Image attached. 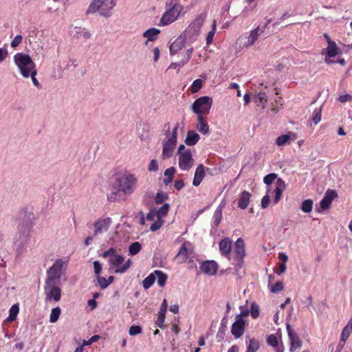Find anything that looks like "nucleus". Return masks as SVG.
<instances>
[{"label": "nucleus", "instance_id": "1", "mask_svg": "<svg viewBox=\"0 0 352 352\" xmlns=\"http://www.w3.org/2000/svg\"><path fill=\"white\" fill-rule=\"evenodd\" d=\"M138 186V179L132 174L125 173L117 177L111 185V192L107 195L109 201L121 199V194L131 195Z\"/></svg>", "mask_w": 352, "mask_h": 352}, {"label": "nucleus", "instance_id": "2", "mask_svg": "<svg viewBox=\"0 0 352 352\" xmlns=\"http://www.w3.org/2000/svg\"><path fill=\"white\" fill-rule=\"evenodd\" d=\"M33 223L30 219H23L18 226V234L16 241V251L18 254H21L25 246L30 239V232Z\"/></svg>", "mask_w": 352, "mask_h": 352}, {"label": "nucleus", "instance_id": "3", "mask_svg": "<svg viewBox=\"0 0 352 352\" xmlns=\"http://www.w3.org/2000/svg\"><path fill=\"white\" fill-rule=\"evenodd\" d=\"M13 59L21 75L25 78H29L31 72L36 69L35 63L28 54L19 52L14 56Z\"/></svg>", "mask_w": 352, "mask_h": 352}, {"label": "nucleus", "instance_id": "4", "mask_svg": "<svg viewBox=\"0 0 352 352\" xmlns=\"http://www.w3.org/2000/svg\"><path fill=\"white\" fill-rule=\"evenodd\" d=\"M204 21L205 16L204 14H199L181 34L187 43L191 44L197 39L201 27Z\"/></svg>", "mask_w": 352, "mask_h": 352}, {"label": "nucleus", "instance_id": "5", "mask_svg": "<svg viewBox=\"0 0 352 352\" xmlns=\"http://www.w3.org/2000/svg\"><path fill=\"white\" fill-rule=\"evenodd\" d=\"M177 155L179 168L184 171L189 170L194 165V159L190 150L186 148L184 144H180L178 148Z\"/></svg>", "mask_w": 352, "mask_h": 352}, {"label": "nucleus", "instance_id": "6", "mask_svg": "<svg viewBox=\"0 0 352 352\" xmlns=\"http://www.w3.org/2000/svg\"><path fill=\"white\" fill-rule=\"evenodd\" d=\"M178 126V124H177L173 129L171 135L163 140V149L162 153L163 160L170 158L173 155L177 142Z\"/></svg>", "mask_w": 352, "mask_h": 352}, {"label": "nucleus", "instance_id": "7", "mask_svg": "<svg viewBox=\"0 0 352 352\" xmlns=\"http://www.w3.org/2000/svg\"><path fill=\"white\" fill-rule=\"evenodd\" d=\"M166 11L163 14L160 24L168 25L175 21L181 14L184 6L182 4H175L173 6H166Z\"/></svg>", "mask_w": 352, "mask_h": 352}, {"label": "nucleus", "instance_id": "8", "mask_svg": "<svg viewBox=\"0 0 352 352\" xmlns=\"http://www.w3.org/2000/svg\"><path fill=\"white\" fill-rule=\"evenodd\" d=\"M212 104V100L209 96H202L195 100L191 109L198 116H204L209 113Z\"/></svg>", "mask_w": 352, "mask_h": 352}, {"label": "nucleus", "instance_id": "9", "mask_svg": "<svg viewBox=\"0 0 352 352\" xmlns=\"http://www.w3.org/2000/svg\"><path fill=\"white\" fill-rule=\"evenodd\" d=\"M63 261L62 259H57L52 267L47 271V278L45 284H56L60 283Z\"/></svg>", "mask_w": 352, "mask_h": 352}, {"label": "nucleus", "instance_id": "10", "mask_svg": "<svg viewBox=\"0 0 352 352\" xmlns=\"http://www.w3.org/2000/svg\"><path fill=\"white\" fill-rule=\"evenodd\" d=\"M234 258L233 265L238 269H241L243 265V258L245 256V243L242 238H239L234 246Z\"/></svg>", "mask_w": 352, "mask_h": 352}, {"label": "nucleus", "instance_id": "11", "mask_svg": "<svg viewBox=\"0 0 352 352\" xmlns=\"http://www.w3.org/2000/svg\"><path fill=\"white\" fill-rule=\"evenodd\" d=\"M109 264L116 268L115 273L124 274L130 268L132 262L131 259H128L124 262V257L117 254L109 258Z\"/></svg>", "mask_w": 352, "mask_h": 352}, {"label": "nucleus", "instance_id": "12", "mask_svg": "<svg viewBox=\"0 0 352 352\" xmlns=\"http://www.w3.org/2000/svg\"><path fill=\"white\" fill-rule=\"evenodd\" d=\"M56 284H45L44 293L46 301L58 302L61 298V289Z\"/></svg>", "mask_w": 352, "mask_h": 352}, {"label": "nucleus", "instance_id": "13", "mask_svg": "<svg viewBox=\"0 0 352 352\" xmlns=\"http://www.w3.org/2000/svg\"><path fill=\"white\" fill-rule=\"evenodd\" d=\"M260 35L261 27L258 26L252 30L248 36H244V35L241 36L238 38L237 43H241L243 39H245L246 41L243 43V47L248 48L255 43Z\"/></svg>", "mask_w": 352, "mask_h": 352}, {"label": "nucleus", "instance_id": "14", "mask_svg": "<svg viewBox=\"0 0 352 352\" xmlns=\"http://www.w3.org/2000/svg\"><path fill=\"white\" fill-rule=\"evenodd\" d=\"M232 325L231 333L236 338H239L243 334L245 331V321L243 318H236Z\"/></svg>", "mask_w": 352, "mask_h": 352}, {"label": "nucleus", "instance_id": "15", "mask_svg": "<svg viewBox=\"0 0 352 352\" xmlns=\"http://www.w3.org/2000/svg\"><path fill=\"white\" fill-rule=\"evenodd\" d=\"M338 196L336 192L333 190L328 189L322 199L320 202L322 210H325L330 208L333 200Z\"/></svg>", "mask_w": 352, "mask_h": 352}, {"label": "nucleus", "instance_id": "16", "mask_svg": "<svg viewBox=\"0 0 352 352\" xmlns=\"http://www.w3.org/2000/svg\"><path fill=\"white\" fill-rule=\"evenodd\" d=\"M232 241L228 237L223 238L219 243V248L221 254L229 259L232 251Z\"/></svg>", "mask_w": 352, "mask_h": 352}, {"label": "nucleus", "instance_id": "17", "mask_svg": "<svg viewBox=\"0 0 352 352\" xmlns=\"http://www.w3.org/2000/svg\"><path fill=\"white\" fill-rule=\"evenodd\" d=\"M111 223L110 218L99 219L94 223V236L107 231Z\"/></svg>", "mask_w": 352, "mask_h": 352}, {"label": "nucleus", "instance_id": "18", "mask_svg": "<svg viewBox=\"0 0 352 352\" xmlns=\"http://www.w3.org/2000/svg\"><path fill=\"white\" fill-rule=\"evenodd\" d=\"M193 50H194L193 47H190L186 51L181 52L179 54L182 55L184 54V58L179 62L172 63L169 65L168 68L176 69L177 67L181 68L183 66H184L186 63H188V61L191 58V56L193 52Z\"/></svg>", "mask_w": 352, "mask_h": 352}, {"label": "nucleus", "instance_id": "19", "mask_svg": "<svg viewBox=\"0 0 352 352\" xmlns=\"http://www.w3.org/2000/svg\"><path fill=\"white\" fill-rule=\"evenodd\" d=\"M200 269L208 275H214L217 271L218 264L214 261H205L202 262Z\"/></svg>", "mask_w": 352, "mask_h": 352}, {"label": "nucleus", "instance_id": "20", "mask_svg": "<svg viewBox=\"0 0 352 352\" xmlns=\"http://www.w3.org/2000/svg\"><path fill=\"white\" fill-rule=\"evenodd\" d=\"M185 41L183 36H178L169 47L170 55L173 56L180 52L184 47Z\"/></svg>", "mask_w": 352, "mask_h": 352}, {"label": "nucleus", "instance_id": "21", "mask_svg": "<svg viewBox=\"0 0 352 352\" xmlns=\"http://www.w3.org/2000/svg\"><path fill=\"white\" fill-rule=\"evenodd\" d=\"M70 35L75 38H80L82 36L85 39H88L91 37V33L85 28L74 26L70 29Z\"/></svg>", "mask_w": 352, "mask_h": 352}, {"label": "nucleus", "instance_id": "22", "mask_svg": "<svg viewBox=\"0 0 352 352\" xmlns=\"http://www.w3.org/2000/svg\"><path fill=\"white\" fill-rule=\"evenodd\" d=\"M191 244L189 243V242H184L177 254L176 255L175 259L177 260V263H184L186 261L188 257V249H187V246L188 245H190Z\"/></svg>", "mask_w": 352, "mask_h": 352}, {"label": "nucleus", "instance_id": "23", "mask_svg": "<svg viewBox=\"0 0 352 352\" xmlns=\"http://www.w3.org/2000/svg\"><path fill=\"white\" fill-rule=\"evenodd\" d=\"M116 0H107L104 2L100 10V15L106 18L111 16V10L116 6Z\"/></svg>", "mask_w": 352, "mask_h": 352}, {"label": "nucleus", "instance_id": "24", "mask_svg": "<svg viewBox=\"0 0 352 352\" xmlns=\"http://www.w3.org/2000/svg\"><path fill=\"white\" fill-rule=\"evenodd\" d=\"M206 175L204 166L203 164H199L197 167L192 181V184L195 186H198Z\"/></svg>", "mask_w": 352, "mask_h": 352}, {"label": "nucleus", "instance_id": "25", "mask_svg": "<svg viewBox=\"0 0 352 352\" xmlns=\"http://www.w3.org/2000/svg\"><path fill=\"white\" fill-rule=\"evenodd\" d=\"M107 0H93L85 12L86 15L96 13L101 10L102 6Z\"/></svg>", "mask_w": 352, "mask_h": 352}, {"label": "nucleus", "instance_id": "26", "mask_svg": "<svg viewBox=\"0 0 352 352\" xmlns=\"http://www.w3.org/2000/svg\"><path fill=\"white\" fill-rule=\"evenodd\" d=\"M196 129L203 135H207L209 133V125L203 116H197V124L196 125Z\"/></svg>", "mask_w": 352, "mask_h": 352}, {"label": "nucleus", "instance_id": "27", "mask_svg": "<svg viewBox=\"0 0 352 352\" xmlns=\"http://www.w3.org/2000/svg\"><path fill=\"white\" fill-rule=\"evenodd\" d=\"M251 197L252 195L249 192L246 190L243 191L239 198L238 207L243 210L247 208Z\"/></svg>", "mask_w": 352, "mask_h": 352}, {"label": "nucleus", "instance_id": "28", "mask_svg": "<svg viewBox=\"0 0 352 352\" xmlns=\"http://www.w3.org/2000/svg\"><path fill=\"white\" fill-rule=\"evenodd\" d=\"M285 182L281 178H278L276 179V187L274 190L275 197H274V203L277 204L280 201L282 193L285 189Z\"/></svg>", "mask_w": 352, "mask_h": 352}, {"label": "nucleus", "instance_id": "29", "mask_svg": "<svg viewBox=\"0 0 352 352\" xmlns=\"http://www.w3.org/2000/svg\"><path fill=\"white\" fill-rule=\"evenodd\" d=\"M200 139L199 135L195 131H188L187 132L185 143L188 146H194Z\"/></svg>", "mask_w": 352, "mask_h": 352}, {"label": "nucleus", "instance_id": "30", "mask_svg": "<svg viewBox=\"0 0 352 352\" xmlns=\"http://www.w3.org/2000/svg\"><path fill=\"white\" fill-rule=\"evenodd\" d=\"M351 332H352V316H351V318H350L349 321L348 322L347 324L342 329V331L341 333V336H340V342H344V344H345V342L349 338Z\"/></svg>", "mask_w": 352, "mask_h": 352}, {"label": "nucleus", "instance_id": "31", "mask_svg": "<svg viewBox=\"0 0 352 352\" xmlns=\"http://www.w3.org/2000/svg\"><path fill=\"white\" fill-rule=\"evenodd\" d=\"M160 31L156 28H150L145 31L143 33V36L144 38H147V41H146V44L148 43V41H155L157 38V36L160 34Z\"/></svg>", "mask_w": 352, "mask_h": 352}, {"label": "nucleus", "instance_id": "32", "mask_svg": "<svg viewBox=\"0 0 352 352\" xmlns=\"http://www.w3.org/2000/svg\"><path fill=\"white\" fill-rule=\"evenodd\" d=\"M154 275L155 276L158 285L163 287L166 283L168 278L167 275L160 270H155Z\"/></svg>", "mask_w": 352, "mask_h": 352}, {"label": "nucleus", "instance_id": "33", "mask_svg": "<svg viewBox=\"0 0 352 352\" xmlns=\"http://www.w3.org/2000/svg\"><path fill=\"white\" fill-rule=\"evenodd\" d=\"M19 312V306L18 304L13 305L9 310V316L7 318V322H12L16 320V316Z\"/></svg>", "mask_w": 352, "mask_h": 352}, {"label": "nucleus", "instance_id": "34", "mask_svg": "<svg viewBox=\"0 0 352 352\" xmlns=\"http://www.w3.org/2000/svg\"><path fill=\"white\" fill-rule=\"evenodd\" d=\"M338 54V47L335 42L329 41L327 48V56L329 58L334 57Z\"/></svg>", "mask_w": 352, "mask_h": 352}, {"label": "nucleus", "instance_id": "35", "mask_svg": "<svg viewBox=\"0 0 352 352\" xmlns=\"http://www.w3.org/2000/svg\"><path fill=\"white\" fill-rule=\"evenodd\" d=\"M175 173V168L174 167H170L165 170L164 175L167 177L164 179V184L165 185H168L172 182Z\"/></svg>", "mask_w": 352, "mask_h": 352}, {"label": "nucleus", "instance_id": "36", "mask_svg": "<svg viewBox=\"0 0 352 352\" xmlns=\"http://www.w3.org/2000/svg\"><path fill=\"white\" fill-rule=\"evenodd\" d=\"M267 96L265 93L259 92L255 96V102L258 106H261L263 108L267 102Z\"/></svg>", "mask_w": 352, "mask_h": 352}, {"label": "nucleus", "instance_id": "37", "mask_svg": "<svg viewBox=\"0 0 352 352\" xmlns=\"http://www.w3.org/2000/svg\"><path fill=\"white\" fill-rule=\"evenodd\" d=\"M156 278L154 275V272L150 274L147 277H146L142 281V286L144 289H147L151 287L154 283Z\"/></svg>", "mask_w": 352, "mask_h": 352}, {"label": "nucleus", "instance_id": "38", "mask_svg": "<svg viewBox=\"0 0 352 352\" xmlns=\"http://www.w3.org/2000/svg\"><path fill=\"white\" fill-rule=\"evenodd\" d=\"M260 347L259 342L254 339H250L249 344L247 346L246 352H256Z\"/></svg>", "mask_w": 352, "mask_h": 352}, {"label": "nucleus", "instance_id": "39", "mask_svg": "<svg viewBox=\"0 0 352 352\" xmlns=\"http://www.w3.org/2000/svg\"><path fill=\"white\" fill-rule=\"evenodd\" d=\"M61 313V309L59 307H56L53 308L51 311V314L50 316V322L51 323H55L59 318V316Z\"/></svg>", "mask_w": 352, "mask_h": 352}, {"label": "nucleus", "instance_id": "40", "mask_svg": "<svg viewBox=\"0 0 352 352\" xmlns=\"http://www.w3.org/2000/svg\"><path fill=\"white\" fill-rule=\"evenodd\" d=\"M142 250V245L136 241L132 243L129 247V254L131 256L136 255Z\"/></svg>", "mask_w": 352, "mask_h": 352}, {"label": "nucleus", "instance_id": "41", "mask_svg": "<svg viewBox=\"0 0 352 352\" xmlns=\"http://www.w3.org/2000/svg\"><path fill=\"white\" fill-rule=\"evenodd\" d=\"M169 210V204H164L162 206H161L155 212V215L157 216L158 219H160L162 217H165Z\"/></svg>", "mask_w": 352, "mask_h": 352}, {"label": "nucleus", "instance_id": "42", "mask_svg": "<svg viewBox=\"0 0 352 352\" xmlns=\"http://www.w3.org/2000/svg\"><path fill=\"white\" fill-rule=\"evenodd\" d=\"M313 208V201L311 199H306L302 201L301 210L305 213H309Z\"/></svg>", "mask_w": 352, "mask_h": 352}, {"label": "nucleus", "instance_id": "43", "mask_svg": "<svg viewBox=\"0 0 352 352\" xmlns=\"http://www.w3.org/2000/svg\"><path fill=\"white\" fill-rule=\"evenodd\" d=\"M202 83L203 80L200 78L194 80L190 87L191 92L193 94L198 92L202 87Z\"/></svg>", "mask_w": 352, "mask_h": 352}, {"label": "nucleus", "instance_id": "44", "mask_svg": "<svg viewBox=\"0 0 352 352\" xmlns=\"http://www.w3.org/2000/svg\"><path fill=\"white\" fill-rule=\"evenodd\" d=\"M222 216V210L221 208L218 207L213 214L214 224L217 227L219 224L221 220Z\"/></svg>", "mask_w": 352, "mask_h": 352}, {"label": "nucleus", "instance_id": "45", "mask_svg": "<svg viewBox=\"0 0 352 352\" xmlns=\"http://www.w3.org/2000/svg\"><path fill=\"white\" fill-rule=\"evenodd\" d=\"M277 177H278L277 174H276L274 173H270L264 177L263 182L266 185L269 186V185L272 184L275 181V179H277Z\"/></svg>", "mask_w": 352, "mask_h": 352}, {"label": "nucleus", "instance_id": "46", "mask_svg": "<svg viewBox=\"0 0 352 352\" xmlns=\"http://www.w3.org/2000/svg\"><path fill=\"white\" fill-rule=\"evenodd\" d=\"M250 313L254 319H256L259 316V307L256 302H252L251 304V310Z\"/></svg>", "mask_w": 352, "mask_h": 352}, {"label": "nucleus", "instance_id": "47", "mask_svg": "<svg viewBox=\"0 0 352 352\" xmlns=\"http://www.w3.org/2000/svg\"><path fill=\"white\" fill-rule=\"evenodd\" d=\"M321 110L322 108L320 107L318 109H316L313 112L312 121L315 124L319 123L321 120Z\"/></svg>", "mask_w": 352, "mask_h": 352}, {"label": "nucleus", "instance_id": "48", "mask_svg": "<svg viewBox=\"0 0 352 352\" xmlns=\"http://www.w3.org/2000/svg\"><path fill=\"white\" fill-rule=\"evenodd\" d=\"M165 318H166V314L159 311L157 320V321L155 322V324L159 328H160V329H163L164 328V323Z\"/></svg>", "mask_w": 352, "mask_h": 352}, {"label": "nucleus", "instance_id": "49", "mask_svg": "<svg viewBox=\"0 0 352 352\" xmlns=\"http://www.w3.org/2000/svg\"><path fill=\"white\" fill-rule=\"evenodd\" d=\"M215 30H216V21H214L213 24H212V29L211 31H210L208 32L207 37H206V43L208 45H209L212 43L214 36V34H215Z\"/></svg>", "mask_w": 352, "mask_h": 352}, {"label": "nucleus", "instance_id": "50", "mask_svg": "<svg viewBox=\"0 0 352 352\" xmlns=\"http://www.w3.org/2000/svg\"><path fill=\"white\" fill-rule=\"evenodd\" d=\"M290 139L289 135H282L277 138L276 142L278 146H283L287 144Z\"/></svg>", "mask_w": 352, "mask_h": 352}, {"label": "nucleus", "instance_id": "51", "mask_svg": "<svg viewBox=\"0 0 352 352\" xmlns=\"http://www.w3.org/2000/svg\"><path fill=\"white\" fill-rule=\"evenodd\" d=\"M142 328L138 325H133L129 328V333L130 336H134L141 333Z\"/></svg>", "mask_w": 352, "mask_h": 352}, {"label": "nucleus", "instance_id": "52", "mask_svg": "<svg viewBox=\"0 0 352 352\" xmlns=\"http://www.w3.org/2000/svg\"><path fill=\"white\" fill-rule=\"evenodd\" d=\"M267 343L268 345L273 347H276L278 344L276 337L273 334H271L267 337Z\"/></svg>", "mask_w": 352, "mask_h": 352}, {"label": "nucleus", "instance_id": "53", "mask_svg": "<svg viewBox=\"0 0 352 352\" xmlns=\"http://www.w3.org/2000/svg\"><path fill=\"white\" fill-rule=\"evenodd\" d=\"M283 289V285L280 281H278L276 284L270 288V292L276 294Z\"/></svg>", "mask_w": 352, "mask_h": 352}, {"label": "nucleus", "instance_id": "54", "mask_svg": "<svg viewBox=\"0 0 352 352\" xmlns=\"http://www.w3.org/2000/svg\"><path fill=\"white\" fill-rule=\"evenodd\" d=\"M36 75H37V71L36 69H34V70H32L31 72V75H30V76L31 77L33 85L35 87H36L37 88H39L41 85H40L38 80L36 78Z\"/></svg>", "mask_w": 352, "mask_h": 352}, {"label": "nucleus", "instance_id": "55", "mask_svg": "<svg viewBox=\"0 0 352 352\" xmlns=\"http://www.w3.org/2000/svg\"><path fill=\"white\" fill-rule=\"evenodd\" d=\"M23 37L21 35H16L11 41L10 45L13 48H16L22 42Z\"/></svg>", "mask_w": 352, "mask_h": 352}, {"label": "nucleus", "instance_id": "56", "mask_svg": "<svg viewBox=\"0 0 352 352\" xmlns=\"http://www.w3.org/2000/svg\"><path fill=\"white\" fill-rule=\"evenodd\" d=\"M168 196L166 194L158 192L155 197V202L157 204H162L165 200H166Z\"/></svg>", "mask_w": 352, "mask_h": 352}, {"label": "nucleus", "instance_id": "57", "mask_svg": "<svg viewBox=\"0 0 352 352\" xmlns=\"http://www.w3.org/2000/svg\"><path fill=\"white\" fill-rule=\"evenodd\" d=\"M148 170L151 172H156L158 170V164L156 160H152L148 166Z\"/></svg>", "mask_w": 352, "mask_h": 352}, {"label": "nucleus", "instance_id": "58", "mask_svg": "<svg viewBox=\"0 0 352 352\" xmlns=\"http://www.w3.org/2000/svg\"><path fill=\"white\" fill-rule=\"evenodd\" d=\"M270 196L268 195H265L261 199V208L263 209L267 208L270 205Z\"/></svg>", "mask_w": 352, "mask_h": 352}, {"label": "nucleus", "instance_id": "59", "mask_svg": "<svg viewBox=\"0 0 352 352\" xmlns=\"http://www.w3.org/2000/svg\"><path fill=\"white\" fill-rule=\"evenodd\" d=\"M98 283L101 289H105L109 285V283H107V280L102 276L98 277Z\"/></svg>", "mask_w": 352, "mask_h": 352}, {"label": "nucleus", "instance_id": "60", "mask_svg": "<svg viewBox=\"0 0 352 352\" xmlns=\"http://www.w3.org/2000/svg\"><path fill=\"white\" fill-rule=\"evenodd\" d=\"M116 250L113 248H109L108 250L105 251L102 254V256L104 258L109 257L110 258L113 257V255H116Z\"/></svg>", "mask_w": 352, "mask_h": 352}, {"label": "nucleus", "instance_id": "61", "mask_svg": "<svg viewBox=\"0 0 352 352\" xmlns=\"http://www.w3.org/2000/svg\"><path fill=\"white\" fill-rule=\"evenodd\" d=\"M162 224H163V221H161V220H158L155 222H154L150 227V230L152 231V232H155L157 230H159L162 226Z\"/></svg>", "mask_w": 352, "mask_h": 352}, {"label": "nucleus", "instance_id": "62", "mask_svg": "<svg viewBox=\"0 0 352 352\" xmlns=\"http://www.w3.org/2000/svg\"><path fill=\"white\" fill-rule=\"evenodd\" d=\"M338 100L342 103H344V102H346L348 101H351L352 96H351L349 94L340 95L338 98Z\"/></svg>", "mask_w": 352, "mask_h": 352}, {"label": "nucleus", "instance_id": "63", "mask_svg": "<svg viewBox=\"0 0 352 352\" xmlns=\"http://www.w3.org/2000/svg\"><path fill=\"white\" fill-rule=\"evenodd\" d=\"M94 268L96 274L98 275L100 274L102 271V265L99 261H96L94 262Z\"/></svg>", "mask_w": 352, "mask_h": 352}, {"label": "nucleus", "instance_id": "64", "mask_svg": "<svg viewBox=\"0 0 352 352\" xmlns=\"http://www.w3.org/2000/svg\"><path fill=\"white\" fill-rule=\"evenodd\" d=\"M184 186V182L182 179L176 180L174 183V187L176 190H180Z\"/></svg>", "mask_w": 352, "mask_h": 352}]
</instances>
